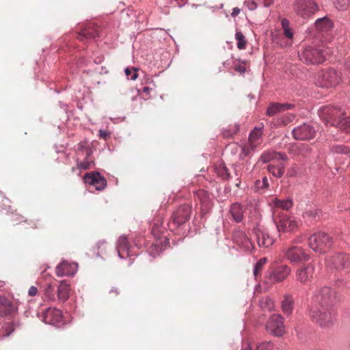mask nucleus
I'll return each mask as SVG.
<instances>
[{"label": "nucleus", "instance_id": "obj_58", "mask_svg": "<svg viewBox=\"0 0 350 350\" xmlns=\"http://www.w3.org/2000/svg\"><path fill=\"white\" fill-rule=\"evenodd\" d=\"M110 293H114L115 295H117V294H118L119 293H118V291L117 288H115V289H112V290H111Z\"/></svg>", "mask_w": 350, "mask_h": 350}, {"label": "nucleus", "instance_id": "obj_1", "mask_svg": "<svg viewBox=\"0 0 350 350\" xmlns=\"http://www.w3.org/2000/svg\"><path fill=\"white\" fill-rule=\"evenodd\" d=\"M321 118L326 125L330 124L346 133H350V117L340 107L324 106L319 111Z\"/></svg>", "mask_w": 350, "mask_h": 350}, {"label": "nucleus", "instance_id": "obj_19", "mask_svg": "<svg viewBox=\"0 0 350 350\" xmlns=\"http://www.w3.org/2000/svg\"><path fill=\"white\" fill-rule=\"evenodd\" d=\"M83 181L86 184L93 185L97 190H103L107 185V181L98 172L86 173L83 176Z\"/></svg>", "mask_w": 350, "mask_h": 350}, {"label": "nucleus", "instance_id": "obj_6", "mask_svg": "<svg viewBox=\"0 0 350 350\" xmlns=\"http://www.w3.org/2000/svg\"><path fill=\"white\" fill-rule=\"evenodd\" d=\"M308 245L314 252H324L331 246L330 237L323 232L314 233L309 237Z\"/></svg>", "mask_w": 350, "mask_h": 350}, {"label": "nucleus", "instance_id": "obj_2", "mask_svg": "<svg viewBox=\"0 0 350 350\" xmlns=\"http://www.w3.org/2000/svg\"><path fill=\"white\" fill-rule=\"evenodd\" d=\"M328 52L321 48H317L312 45L303 47L299 53V59L308 64H321L325 60Z\"/></svg>", "mask_w": 350, "mask_h": 350}, {"label": "nucleus", "instance_id": "obj_54", "mask_svg": "<svg viewBox=\"0 0 350 350\" xmlns=\"http://www.w3.org/2000/svg\"><path fill=\"white\" fill-rule=\"evenodd\" d=\"M239 13H240V9H239V8H233V10H232V12L231 15H232V16H237Z\"/></svg>", "mask_w": 350, "mask_h": 350}, {"label": "nucleus", "instance_id": "obj_48", "mask_svg": "<svg viewBox=\"0 0 350 350\" xmlns=\"http://www.w3.org/2000/svg\"><path fill=\"white\" fill-rule=\"evenodd\" d=\"M298 170L295 165L287 170L286 176L288 177H294L297 174Z\"/></svg>", "mask_w": 350, "mask_h": 350}, {"label": "nucleus", "instance_id": "obj_16", "mask_svg": "<svg viewBox=\"0 0 350 350\" xmlns=\"http://www.w3.org/2000/svg\"><path fill=\"white\" fill-rule=\"evenodd\" d=\"M234 242L247 252H251L254 246L246 233L241 230H234L232 234Z\"/></svg>", "mask_w": 350, "mask_h": 350}, {"label": "nucleus", "instance_id": "obj_31", "mask_svg": "<svg viewBox=\"0 0 350 350\" xmlns=\"http://www.w3.org/2000/svg\"><path fill=\"white\" fill-rule=\"evenodd\" d=\"M230 213L237 222L241 221L243 217V209L241 204L234 203L231 206Z\"/></svg>", "mask_w": 350, "mask_h": 350}, {"label": "nucleus", "instance_id": "obj_60", "mask_svg": "<svg viewBox=\"0 0 350 350\" xmlns=\"http://www.w3.org/2000/svg\"><path fill=\"white\" fill-rule=\"evenodd\" d=\"M4 285V282L0 281V287H2Z\"/></svg>", "mask_w": 350, "mask_h": 350}, {"label": "nucleus", "instance_id": "obj_53", "mask_svg": "<svg viewBox=\"0 0 350 350\" xmlns=\"http://www.w3.org/2000/svg\"><path fill=\"white\" fill-rule=\"evenodd\" d=\"M304 239V235H300V236L297 237V238H295L293 240V243H297V244L301 243H302Z\"/></svg>", "mask_w": 350, "mask_h": 350}, {"label": "nucleus", "instance_id": "obj_22", "mask_svg": "<svg viewBox=\"0 0 350 350\" xmlns=\"http://www.w3.org/2000/svg\"><path fill=\"white\" fill-rule=\"evenodd\" d=\"M44 321L48 324H55L62 319L61 310L49 308L43 314Z\"/></svg>", "mask_w": 350, "mask_h": 350}, {"label": "nucleus", "instance_id": "obj_17", "mask_svg": "<svg viewBox=\"0 0 350 350\" xmlns=\"http://www.w3.org/2000/svg\"><path fill=\"white\" fill-rule=\"evenodd\" d=\"M99 27L94 23H88L81 29L77 39L81 42H86L88 40L99 36Z\"/></svg>", "mask_w": 350, "mask_h": 350}, {"label": "nucleus", "instance_id": "obj_33", "mask_svg": "<svg viewBox=\"0 0 350 350\" xmlns=\"http://www.w3.org/2000/svg\"><path fill=\"white\" fill-rule=\"evenodd\" d=\"M273 203L278 208H281L283 210H288L293 206V202L291 200H279L274 199Z\"/></svg>", "mask_w": 350, "mask_h": 350}, {"label": "nucleus", "instance_id": "obj_8", "mask_svg": "<svg viewBox=\"0 0 350 350\" xmlns=\"http://www.w3.org/2000/svg\"><path fill=\"white\" fill-rule=\"evenodd\" d=\"M315 267L308 263L299 267L295 272V280L303 285H309L314 278Z\"/></svg>", "mask_w": 350, "mask_h": 350}, {"label": "nucleus", "instance_id": "obj_51", "mask_svg": "<svg viewBox=\"0 0 350 350\" xmlns=\"http://www.w3.org/2000/svg\"><path fill=\"white\" fill-rule=\"evenodd\" d=\"M234 70L240 74H243L246 70L245 67L243 65H234Z\"/></svg>", "mask_w": 350, "mask_h": 350}, {"label": "nucleus", "instance_id": "obj_14", "mask_svg": "<svg viewBox=\"0 0 350 350\" xmlns=\"http://www.w3.org/2000/svg\"><path fill=\"white\" fill-rule=\"evenodd\" d=\"M340 81V76L337 72L332 68L323 70L319 76V83L322 87H333L339 84Z\"/></svg>", "mask_w": 350, "mask_h": 350}, {"label": "nucleus", "instance_id": "obj_10", "mask_svg": "<svg viewBox=\"0 0 350 350\" xmlns=\"http://www.w3.org/2000/svg\"><path fill=\"white\" fill-rule=\"evenodd\" d=\"M266 329L275 336H283L285 332L284 318L278 314H272L267 322Z\"/></svg>", "mask_w": 350, "mask_h": 350}, {"label": "nucleus", "instance_id": "obj_29", "mask_svg": "<svg viewBox=\"0 0 350 350\" xmlns=\"http://www.w3.org/2000/svg\"><path fill=\"white\" fill-rule=\"evenodd\" d=\"M262 134V131L261 129L255 128L253 131L250 132L248 143L253 146V147H258L260 143V137Z\"/></svg>", "mask_w": 350, "mask_h": 350}, {"label": "nucleus", "instance_id": "obj_44", "mask_svg": "<svg viewBox=\"0 0 350 350\" xmlns=\"http://www.w3.org/2000/svg\"><path fill=\"white\" fill-rule=\"evenodd\" d=\"M3 331L5 332V336H10L14 330V325L11 322L5 323L2 327Z\"/></svg>", "mask_w": 350, "mask_h": 350}, {"label": "nucleus", "instance_id": "obj_52", "mask_svg": "<svg viewBox=\"0 0 350 350\" xmlns=\"http://www.w3.org/2000/svg\"><path fill=\"white\" fill-rule=\"evenodd\" d=\"M38 293V289L35 286H31L29 289L28 294L29 295L33 297L35 296Z\"/></svg>", "mask_w": 350, "mask_h": 350}, {"label": "nucleus", "instance_id": "obj_49", "mask_svg": "<svg viewBox=\"0 0 350 350\" xmlns=\"http://www.w3.org/2000/svg\"><path fill=\"white\" fill-rule=\"evenodd\" d=\"M99 136L100 138L104 139L105 140H107L111 137V133L109 131L100 130L99 131Z\"/></svg>", "mask_w": 350, "mask_h": 350}, {"label": "nucleus", "instance_id": "obj_5", "mask_svg": "<svg viewBox=\"0 0 350 350\" xmlns=\"http://www.w3.org/2000/svg\"><path fill=\"white\" fill-rule=\"evenodd\" d=\"M278 232L294 233L299 227L300 221L294 217L280 214L274 219Z\"/></svg>", "mask_w": 350, "mask_h": 350}, {"label": "nucleus", "instance_id": "obj_3", "mask_svg": "<svg viewBox=\"0 0 350 350\" xmlns=\"http://www.w3.org/2000/svg\"><path fill=\"white\" fill-rule=\"evenodd\" d=\"M310 316L314 322L321 327H329L334 321V315L331 312L330 306H312Z\"/></svg>", "mask_w": 350, "mask_h": 350}, {"label": "nucleus", "instance_id": "obj_47", "mask_svg": "<svg viewBox=\"0 0 350 350\" xmlns=\"http://www.w3.org/2000/svg\"><path fill=\"white\" fill-rule=\"evenodd\" d=\"M304 215L307 217L316 219L317 216L319 217V211L316 209H308L304 213Z\"/></svg>", "mask_w": 350, "mask_h": 350}, {"label": "nucleus", "instance_id": "obj_18", "mask_svg": "<svg viewBox=\"0 0 350 350\" xmlns=\"http://www.w3.org/2000/svg\"><path fill=\"white\" fill-rule=\"evenodd\" d=\"M253 233L260 247L267 248L271 246L274 243V239L270 237L269 233L264 229L260 227H256L254 229Z\"/></svg>", "mask_w": 350, "mask_h": 350}, {"label": "nucleus", "instance_id": "obj_13", "mask_svg": "<svg viewBox=\"0 0 350 350\" xmlns=\"http://www.w3.org/2000/svg\"><path fill=\"white\" fill-rule=\"evenodd\" d=\"M291 273V267L283 265L269 269L267 278L272 283L280 282L285 280Z\"/></svg>", "mask_w": 350, "mask_h": 350}, {"label": "nucleus", "instance_id": "obj_43", "mask_svg": "<svg viewBox=\"0 0 350 350\" xmlns=\"http://www.w3.org/2000/svg\"><path fill=\"white\" fill-rule=\"evenodd\" d=\"M137 69L134 67L132 68H127L125 69L124 72L127 78L131 80H135L137 78Z\"/></svg>", "mask_w": 350, "mask_h": 350}, {"label": "nucleus", "instance_id": "obj_37", "mask_svg": "<svg viewBox=\"0 0 350 350\" xmlns=\"http://www.w3.org/2000/svg\"><path fill=\"white\" fill-rule=\"evenodd\" d=\"M256 148V147H253V146H251L250 143H246L243 145L241 148V151L239 154V157L241 159H243L246 157L249 156L254 150Z\"/></svg>", "mask_w": 350, "mask_h": 350}, {"label": "nucleus", "instance_id": "obj_24", "mask_svg": "<svg viewBox=\"0 0 350 350\" xmlns=\"http://www.w3.org/2000/svg\"><path fill=\"white\" fill-rule=\"evenodd\" d=\"M117 250L118 255L121 258H124L132 255L131 254L130 246L126 237H120L118 241Z\"/></svg>", "mask_w": 350, "mask_h": 350}, {"label": "nucleus", "instance_id": "obj_42", "mask_svg": "<svg viewBox=\"0 0 350 350\" xmlns=\"http://www.w3.org/2000/svg\"><path fill=\"white\" fill-rule=\"evenodd\" d=\"M239 131V126L237 125H233L230 126L229 129L223 130V135L224 137H231L235 135Z\"/></svg>", "mask_w": 350, "mask_h": 350}, {"label": "nucleus", "instance_id": "obj_39", "mask_svg": "<svg viewBox=\"0 0 350 350\" xmlns=\"http://www.w3.org/2000/svg\"><path fill=\"white\" fill-rule=\"evenodd\" d=\"M336 8L339 10H346L350 3V0H334Z\"/></svg>", "mask_w": 350, "mask_h": 350}, {"label": "nucleus", "instance_id": "obj_35", "mask_svg": "<svg viewBox=\"0 0 350 350\" xmlns=\"http://www.w3.org/2000/svg\"><path fill=\"white\" fill-rule=\"evenodd\" d=\"M267 260V258H262L256 263L254 269V275L256 280L259 276H260L261 271L264 265L266 264Z\"/></svg>", "mask_w": 350, "mask_h": 350}, {"label": "nucleus", "instance_id": "obj_7", "mask_svg": "<svg viewBox=\"0 0 350 350\" xmlns=\"http://www.w3.org/2000/svg\"><path fill=\"white\" fill-rule=\"evenodd\" d=\"M191 213V207L188 204L180 206L173 213L169 223V228L172 230L178 228L189 221Z\"/></svg>", "mask_w": 350, "mask_h": 350}, {"label": "nucleus", "instance_id": "obj_59", "mask_svg": "<svg viewBox=\"0 0 350 350\" xmlns=\"http://www.w3.org/2000/svg\"><path fill=\"white\" fill-rule=\"evenodd\" d=\"M243 350H252V347L250 345H247L246 347L243 349Z\"/></svg>", "mask_w": 350, "mask_h": 350}, {"label": "nucleus", "instance_id": "obj_50", "mask_svg": "<svg viewBox=\"0 0 350 350\" xmlns=\"http://www.w3.org/2000/svg\"><path fill=\"white\" fill-rule=\"evenodd\" d=\"M260 3H262L265 7H269L273 3L274 0H254Z\"/></svg>", "mask_w": 350, "mask_h": 350}, {"label": "nucleus", "instance_id": "obj_20", "mask_svg": "<svg viewBox=\"0 0 350 350\" xmlns=\"http://www.w3.org/2000/svg\"><path fill=\"white\" fill-rule=\"evenodd\" d=\"M77 269V264L64 260L59 263L55 269V273L58 276H68L75 273Z\"/></svg>", "mask_w": 350, "mask_h": 350}, {"label": "nucleus", "instance_id": "obj_23", "mask_svg": "<svg viewBox=\"0 0 350 350\" xmlns=\"http://www.w3.org/2000/svg\"><path fill=\"white\" fill-rule=\"evenodd\" d=\"M16 306L10 299L0 297V316L12 315L16 310Z\"/></svg>", "mask_w": 350, "mask_h": 350}, {"label": "nucleus", "instance_id": "obj_28", "mask_svg": "<svg viewBox=\"0 0 350 350\" xmlns=\"http://www.w3.org/2000/svg\"><path fill=\"white\" fill-rule=\"evenodd\" d=\"M70 285L66 280H62L57 289L58 299L63 302L66 301L70 297Z\"/></svg>", "mask_w": 350, "mask_h": 350}, {"label": "nucleus", "instance_id": "obj_11", "mask_svg": "<svg viewBox=\"0 0 350 350\" xmlns=\"http://www.w3.org/2000/svg\"><path fill=\"white\" fill-rule=\"evenodd\" d=\"M334 292L327 286L319 289L312 298V306H330L334 299Z\"/></svg>", "mask_w": 350, "mask_h": 350}, {"label": "nucleus", "instance_id": "obj_40", "mask_svg": "<svg viewBox=\"0 0 350 350\" xmlns=\"http://www.w3.org/2000/svg\"><path fill=\"white\" fill-rule=\"evenodd\" d=\"M332 151L334 153L348 154L350 149L344 145L337 144L332 147Z\"/></svg>", "mask_w": 350, "mask_h": 350}, {"label": "nucleus", "instance_id": "obj_46", "mask_svg": "<svg viewBox=\"0 0 350 350\" xmlns=\"http://www.w3.org/2000/svg\"><path fill=\"white\" fill-rule=\"evenodd\" d=\"M45 296L50 300L55 299V295L53 294V288L51 284H49L45 288Z\"/></svg>", "mask_w": 350, "mask_h": 350}, {"label": "nucleus", "instance_id": "obj_34", "mask_svg": "<svg viewBox=\"0 0 350 350\" xmlns=\"http://www.w3.org/2000/svg\"><path fill=\"white\" fill-rule=\"evenodd\" d=\"M215 172L217 173L218 176L221 177L224 180H227L230 176L228 170L223 164H219L217 166H216Z\"/></svg>", "mask_w": 350, "mask_h": 350}, {"label": "nucleus", "instance_id": "obj_57", "mask_svg": "<svg viewBox=\"0 0 350 350\" xmlns=\"http://www.w3.org/2000/svg\"><path fill=\"white\" fill-rule=\"evenodd\" d=\"M294 115L293 114H289L288 116V122H291L294 120Z\"/></svg>", "mask_w": 350, "mask_h": 350}, {"label": "nucleus", "instance_id": "obj_36", "mask_svg": "<svg viewBox=\"0 0 350 350\" xmlns=\"http://www.w3.org/2000/svg\"><path fill=\"white\" fill-rule=\"evenodd\" d=\"M260 305L264 310L267 311H271L274 308L273 300L268 297H262L260 301Z\"/></svg>", "mask_w": 350, "mask_h": 350}, {"label": "nucleus", "instance_id": "obj_45", "mask_svg": "<svg viewBox=\"0 0 350 350\" xmlns=\"http://www.w3.org/2000/svg\"><path fill=\"white\" fill-rule=\"evenodd\" d=\"M256 350H273V345L271 342H263L257 345Z\"/></svg>", "mask_w": 350, "mask_h": 350}, {"label": "nucleus", "instance_id": "obj_38", "mask_svg": "<svg viewBox=\"0 0 350 350\" xmlns=\"http://www.w3.org/2000/svg\"><path fill=\"white\" fill-rule=\"evenodd\" d=\"M235 38L237 40V48L241 50L245 49L247 40L244 35L241 32L237 31L235 34Z\"/></svg>", "mask_w": 350, "mask_h": 350}, {"label": "nucleus", "instance_id": "obj_4", "mask_svg": "<svg viewBox=\"0 0 350 350\" xmlns=\"http://www.w3.org/2000/svg\"><path fill=\"white\" fill-rule=\"evenodd\" d=\"M293 8L297 16L308 18L319 11L320 6L316 0H295Z\"/></svg>", "mask_w": 350, "mask_h": 350}, {"label": "nucleus", "instance_id": "obj_15", "mask_svg": "<svg viewBox=\"0 0 350 350\" xmlns=\"http://www.w3.org/2000/svg\"><path fill=\"white\" fill-rule=\"evenodd\" d=\"M292 133L297 140H310L314 137L315 130L309 124H304L295 128Z\"/></svg>", "mask_w": 350, "mask_h": 350}, {"label": "nucleus", "instance_id": "obj_32", "mask_svg": "<svg viewBox=\"0 0 350 350\" xmlns=\"http://www.w3.org/2000/svg\"><path fill=\"white\" fill-rule=\"evenodd\" d=\"M281 26L283 29L284 36L289 39L292 40L294 36V31L292 28L290 27V22L286 18H283L281 21Z\"/></svg>", "mask_w": 350, "mask_h": 350}, {"label": "nucleus", "instance_id": "obj_30", "mask_svg": "<svg viewBox=\"0 0 350 350\" xmlns=\"http://www.w3.org/2000/svg\"><path fill=\"white\" fill-rule=\"evenodd\" d=\"M294 300L291 295H284V299L282 301V309L284 314H289L293 309Z\"/></svg>", "mask_w": 350, "mask_h": 350}, {"label": "nucleus", "instance_id": "obj_55", "mask_svg": "<svg viewBox=\"0 0 350 350\" xmlns=\"http://www.w3.org/2000/svg\"><path fill=\"white\" fill-rule=\"evenodd\" d=\"M262 185L264 187H267L269 186L268 179L267 177H264L262 178Z\"/></svg>", "mask_w": 350, "mask_h": 350}, {"label": "nucleus", "instance_id": "obj_26", "mask_svg": "<svg viewBox=\"0 0 350 350\" xmlns=\"http://www.w3.org/2000/svg\"><path fill=\"white\" fill-rule=\"evenodd\" d=\"M294 105L291 104L272 103L268 107L266 114L269 116H272L277 113L292 109Z\"/></svg>", "mask_w": 350, "mask_h": 350}, {"label": "nucleus", "instance_id": "obj_12", "mask_svg": "<svg viewBox=\"0 0 350 350\" xmlns=\"http://www.w3.org/2000/svg\"><path fill=\"white\" fill-rule=\"evenodd\" d=\"M284 253L285 258L291 262H300L310 259V255L301 247L291 246L284 250Z\"/></svg>", "mask_w": 350, "mask_h": 350}, {"label": "nucleus", "instance_id": "obj_41", "mask_svg": "<svg viewBox=\"0 0 350 350\" xmlns=\"http://www.w3.org/2000/svg\"><path fill=\"white\" fill-rule=\"evenodd\" d=\"M93 161H90L87 157L83 161L77 162V167L80 170H85L91 168Z\"/></svg>", "mask_w": 350, "mask_h": 350}, {"label": "nucleus", "instance_id": "obj_27", "mask_svg": "<svg viewBox=\"0 0 350 350\" xmlns=\"http://www.w3.org/2000/svg\"><path fill=\"white\" fill-rule=\"evenodd\" d=\"M315 28L318 31L327 32L333 28V23L327 17H323L316 21Z\"/></svg>", "mask_w": 350, "mask_h": 350}, {"label": "nucleus", "instance_id": "obj_56", "mask_svg": "<svg viewBox=\"0 0 350 350\" xmlns=\"http://www.w3.org/2000/svg\"><path fill=\"white\" fill-rule=\"evenodd\" d=\"M150 90H151V88H148V87H144L143 88V92L146 93V94H148Z\"/></svg>", "mask_w": 350, "mask_h": 350}, {"label": "nucleus", "instance_id": "obj_21", "mask_svg": "<svg viewBox=\"0 0 350 350\" xmlns=\"http://www.w3.org/2000/svg\"><path fill=\"white\" fill-rule=\"evenodd\" d=\"M260 160L263 163H268L272 161L275 163L276 161H286L288 157L284 153L278 152L275 151H267L263 152L260 156Z\"/></svg>", "mask_w": 350, "mask_h": 350}, {"label": "nucleus", "instance_id": "obj_25", "mask_svg": "<svg viewBox=\"0 0 350 350\" xmlns=\"http://www.w3.org/2000/svg\"><path fill=\"white\" fill-rule=\"evenodd\" d=\"M284 161H280L275 163H271L267 165V170L273 176L276 178H281L285 172L286 165Z\"/></svg>", "mask_w": 350, "mask_h": 350}, {"label": "nucleus", "instance_id": "obj_9", "mask_svg": "<svg viewBox=\"0 0 350 350\" xmlns=\"http://www.w3.org/2000/svg\"><path fill=\"white\" fill-rule=\"evenodd\" d=\"M326 266L339 271L345 270L350 267V256L343 253L330 256L327 258Z\"/></svg>", "mask_w": 350, "mask_h": 350}]
</instances>
